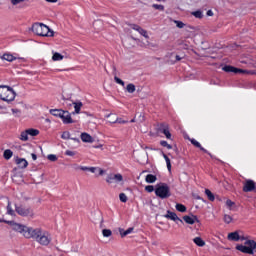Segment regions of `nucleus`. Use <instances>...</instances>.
<instances>
[{"label": "nucleus", "instance_id": "412c9836", "mask_svg": "<svg viewBox=\"0 0 256 256\" xmlns=\"http://www.w3.org/2000/svg\"><path fill=\"white\" fill-rule=\"evenodd\" d=\"M134 41H139V39L136 38V37L133 36V35H132L131 37L127 38V39L125 40V45H126V47H129V48L135 47V43H133Z\"/></svg>", "mask_w": 256, "mask_h": 256}, {"label": "nucleus", "instance_id": "37998d69", "mask_svg": "<svg viewBox=\"0 0 256 256\" xmlns=\"http://www.w3.org/2000/svg\"><path fill=\"white\" fill-rule=\"evenodd\" d=\"M136 90V88H135V86H134V84H128L127 86H126V91H127V93H133L134 91Z\"/></svg>", "mask_w": 256, "mask_h": 256}, {"label": "nucleus", "instance_id": "b1692460", "mask_svg": "<svg viewBox=\"0 0 256 256\" xmlns=\"http://www.w3.org/2000/svg\"><path fill=\"white\" fill-rule=\"evenodd\" d=\"M240 63H244L246 65H254L255 61H253L252 57H243L241 58Z\"/></svg>", "mask_w": 256, "mask_h": 256}, {"label": "nucleus", "instance_id": "680f3d73", "mask_svg": "<svg viewBox=\"0 0 256 256\" xmlns=\"http://www.w3.org/2000/svg\"><path fill=\"white\" fill-rule=\"evenodd\" d=\"M191 143H192V145H195V147H201V144L199 142H197V140H195V139H192Z\"/></svg>", "mask_w": 256, "mask_h": 256}, {"label": "nucleus", "instance_id": "72a5a7b5", "mask_svg": "<svg viewBox=\"0 0 256 256\" xmlns=\"http://www.w3.org/2000/svg\"><path fill=\"white\" fill-rule=\"evenodd\" d=\"M161 133H163L165 135V137L167 139H171V132H169V128L165 127V128H160Z\"/></svg>", "mask_w": 256, "mask_h": 256}, {"label": "nucleus", "instance_id": "bf43d9fd", "mask_svg": "<svg viewBox=\"0 0 256 256\" xmlns=\"http://www.w3.org/2000/svg\"><path fill=\"white\" fill-rule=\"evenodd\" d=\"M96 173H98V176H103V175H105V170L98 167L96 170Z\"/></svg>", "mask_w": 256, "mask_h": 256}, {"label": "nucleus", "instance_id": "a211bd4d", "mask_svg": "<svg viewBox=\"0 0 256 256\" xmlns=\"http://www.w3.org/2000/svg\"><path fill=\"white\" fill-rule=\"evenodd\" d=\"M73 97V93L71 92V89L69 88H64L62 90V99L63 101H69Z\"/></svg>", "mask_w": 256, "mask_h": 256}, {"label": "nucleus", "instance_id": "9b49d317", "mask_svg": "<svg viewBox=\"0 0 256 256\" xmlns=\"http://www.w3.org/2000/svg\"><path fill=\"white\" fill-rule=\"evenodd\" d=\"M60 119H62V121H63V123L65 125H69L71 123H75V121L71 117V113H69V111L63 110L62 114L60 115Z\"/></svg>", "mask_w": 256, "mask_h": 256}, {"label": "nucleus", "instance_id": "dca6fc26", "mask_svg": "<svg viewBox=\"0 0 256 256\" xmlns=\"http://www.w3.org/2000/svg\"><path fill=\"white\" fill-rule=\"evenodd\" d=\"M72 105L74 107V112H72V115H79V113H81V109L83 108V102H72Z\"/></svg>", "mask_w": 256, "mask_h": 256}, {"label": "nucleus", "instance_id": "338daca9", "mask_svg": "<svg viewBox=\"0 0 256 256\" xmlns=\"http://www.w3.org/2000/svg\"><path fill=\"white\" fill-rule=\"evenodd\" d=\"M46 1V3H57V1H59V0H45Z\"/></svg>", "mask_w": 256, "mask_h": 256}, {"label": "nucleus", "instance_id": "de8ad7c7", "mask_svg": "<svg viewBox=\"0 0 256 256\" xmlns=\"http://www.w3.org/2000/svg\"><path fill=\"white\" fill-rule=\"evenodd\" d=\"M54 71H69V69L65 66L57 65L55 66Z\"/></svg>", "mask_w": 256, "mask_h": 256}, {"label": "nucleus", "instance_id": "8fccbe9b", "mask_svg": "<svg viewBox=\"0 0 256 256\" xmlns=\"http://www.w3.org/2000/svg\"><path fill=\"white\" fill-rule=\"evenodd\" d=\"M114 81H116V83H118V85L125 87V82L123 80H121L119 77L114 76Z\"/></svg>", "mask_w": 256, "mask_h": 256}, {"label": "nucleus", "instance_id": "4be33fe9", "mask_svg": "<svg viewBox=\"0 0 256 256\" xmlns=\"http://www.w3.org/2000/svg\"><path fill=\"white\" fill-rule=\"evenodd\" d=\"M67 56H63V54L59 52H53L52 55V61H63V59H66Z\"/></svg>", "mask_w": 256, "mask_h": 256}, {"label": "nucleus", "instance_id": "423d86ee", "mask_svg": "<svg viewBox=\"0 0 256 256\" xmlns=\"http://www.w3.org/2000/svg\"><path fill=\"white\" fill-rule=\"evenodd\" d=\"M15 211L20 215V217H28L29 219H33L35 217V211L29 206H16Z\"/></svg>", "mask_w": 256, "mask_h": 256}, {"label": "nucleus", "instance_id": "f3484780", "mask_svg": "<svg viewBox=\"0 0 256 256\" xmlns=\"http://www.w3.org/2000/svg\"><path fill=\"white\" fill-rule=\"evenodd\" d=\"M106 73H108V75H114V77H117V75H119V70H117V67L113 66V65H108L105 68Z\"/></svg>", "mask_w": 256, "mask_h": 256}, {"label": "nucleus", "instance_id": "cd10ccee", "mask_svg": "<svg viewBox=\"0 0 256 256\" xmlns=\"http://www.w3.org/2000/svg\"><path fill=\"white\" fill-rule=\"evenodd\" d=\"M170 59L172 63H179L181 59H183V56L177 55V54H171Z\"/></svg>", "mask_w": 256, "mask_h": 256}, {"label": "nucleus", "instance_id": "7c9ffc66", "mask_svg": "<svg viewBox=\"0 0 256 256\" xmlns=\"http://www.w3.org/2000/svg\"><path fill=\"white\" fill-rule=\"evenodd\" d=\"M162 157L165 159L166 161V165H167V169L168 171L171 172V159H169V156L166 155L165 153H162Z\"/></svg>", "mask_w": 256, "mask_h": 256}, {"label": "nucleus", "instance_id": "f03ea898", "mask_svg": "<svg viewBox=\"0 0 256 256\" xmlns=\"http://www.w3.org/2000/svg\"><path fill=\"white\" fill-rule=\"evenodd\" d=\"M29 31L37 35L38 37H55V31L44 23L35 22L29 28Z\"/></svg>", "mask_w": 256, "mask_h": 256}, {"label": "nucleus", "instance_id": "ea45409f", "mask_svg": "<svg viewBox=\"0 0 256 256\" xmlns=\"http://www.w3.org/2000/svg\"><path fill=\"white\" fill-rule=\"evenodd\" d=\"M28 0H10V3L13 7H17V5H21V3H25Z\"/></svg>", "mask_w": 256, "mask_h": 256}, {"label": "nucleus", "instance_id": "2eb2a0df", "mask_svg": "<svg viewBox=\"0 0 256 256\" xmlns=\"http://www.w3.org/2000/svg\"><path fill=\"white\" fill-rule=\"evenodd\" d=\"M15 163L19 167V169H27L29 162H27L24 158H15Z\"/></svg>", "mask_w": 256, "mask_h": 256}, {"label": "nucleus", "instance_id": "6e6552de", "mask_svg": "<svg viewBox=\"0 0 256 256\" xmlns=\"http://www.w3.org/2000/svg\"><path fill=\"white\" fill-rule=\"evenodd\" d=\"M221 69H222V71H225L226 73H235V74L240 73L242 75L253 73V72H249L245 69L236 68V67H233V66H230V65H223Z\"/></svg>", "mask_w": 256, "mask_h": 256}, {"label": "nucleus", "instance_id": "39448f33", "mask_svg": "<svg viewBox=\"0 0 256 256\" xmlns=\"http://www.w3.org/2000/svg\"><path fill=\"white\" fill-rule=\"evenodd\" d=\"M155 195L160 199H169L171 197V189L165 183L158 184L155 189Z\"/></svg>", "mask_w": 256, "mask_h": 256}, {"label": "nucleus", "instance_id": "a19ab883", "mask_svg": "<svg viewBox=\"0 0 256 256\" xmlns=\"http://www.w3.org/2000/svg\"><path fill=\"white\" fill-rule=\"evenodd\" d=\"M192 15L196 17V19H203V12L201 10L192 12Z\"/></svg>", "mask_w": 256, "mask_h": 256}, {"label": "nucleus", "instance_id": "13d9d810", "mask_svg": "<svg viewBox=\"0 0 256 256\" xmlns=\"http://www.w3.org/2000/svg\"><path fill=\"white\" fill-rule=\"evenodd\" d=\"M145 191H147V193H153L155 188L152 185H148L145 187Z\"/></svg>", "mask_w": 256, "mask_h": 256}, {"label": "nucleus", "instance_id": "7ed1b4c3", "mask_svg": "<svg viewBox=\"0 0 256 256\" xmlns=\"http://www.w3.org/2000/svg\"><path fill=\"white\" fill-rule=\"evenodd\" d=\"M17 97V92L11 86L0 85V99L6 103H12Z\"/></svg>", "mask_w": 256, "mask_h": 256}, {"label": "nucleus", "instance_id": "58836bf2", "mask_svg": "<svg viewBox=\"0 0 256 256\" xmlns=\"http://www.w3.org/2000/svg\"><path fill=\"white\" fill-rule=\"evenodd\" d=\"M176 209L180 213H185V211H187V207H185L183 204H176Z\"/></svg>", "mask_w": 256, "mask_h": 256}, {"label": "nucleus", "instance_id": "c85d7f7f", "mask_svg": "<svg viewBox=\"0 0 256 256\" xmlns=\"http://www.w3.org/2000/svg\"><path fill=\"white\" fill-rule=\"evenodd\" d=\"M20 141H29V134L27 130L22 131L19 136Z\"/></svg>", "mask_w": 256, "mask_h": 256}, {"label": "nucleus", "instance_id": "052dcab7", "mask_svg": "<svg viewBox=\"0 0 256 256\" xmlns=\"http://www.w3.org/2000/svg\"><path fill=\"white\" fill-rule=\"evenodd\" d=\"M119 233L121 235V237H127V232L123 230V228L119 229Z\"/></svg>", "mask_w": 256, "mask_h": 256}, {"label": "nucleus", "instance_id": "f8f14e48", "mask_svg": "<svg viewBox=\"0 0 256 256\" xmlns=\"http://www.w3.org/2000/svg\"><path fill=\"white\" fill-rule=\"evenodd\" d=\"M131 29H133V31H136L137 33H139V35L144 37V39H149V32L147 30L141 28V26L132 24Z\"/></svg>", "mask_w": 256, "mask_h": 256}, {"label": "nucleus", "instance_id": "49530a36", "mask_svg": "<svg viewBox=\"0 0 256 256\" xmlns=\"http://www.w3.org/2000/svg\"><path fill=\"white\" fill-rule=\"evenodd\" d=\"M152 7L153 9H157L158 11H165V6L161 4H153Z\"/></svg>", "mask_w": 256, "mask_h": 256}, {"label": "nucleus", "instance_id": "9d476101", "mask_svg": "<svg viewBox=\"0 0 256 256\" xmlns=\"http://www.w3.org/2000/svg\"><path fill=\"white\" fill-rule=\"evenodd\" d=\"M2 61H7V63H13V61H16V63H22L23 59L21 58H17L15 56H13V54L11 53H4L1 56Z\"/></svg>", "mask_w": 256, "mask_h": 256}, {"label": "nucleus", "instance_id": "4468645a", "mask_svg": "<svg viewBox=\"0 0 256 256\" xmlns=\"http://www.w3.org/2000/svg\"><path fill=\"white\" fill-rule=\"evenodd\" d=\"M80 139L83 143H94L95 142V138H93V136H91V134H89L87 132L81 133Z\"/></svg>", "mask_w": 256, "mask_h": 256}, {"label": "nucleus", "instance_id": "e2e57ef3", "mask_svg": "<svg viewBox=\"0 0 256 256\" xmlns=\"http://www.w3.org/2000/svg\"><path fill=\"white\" fill-rule=\"evenodd\" d=\"M130 233H133V228H128L126 230V235H129Z\"/></svg>", "mask_w": 256, "mask_h": 256}, {"label": "nucleus", "instance_id": "79ce46f5", "mask_svg": "<svg viewBox=\"0 0 256 256\" xmlns=\"http://www.w3.org/2000/svg\"><path fill=\"white\" fill-rule=\"evenodd\" d=\"M102 235L103 237H111V235H113V232L110 229H103Z\"/></svg>", "mask_w": 256, "mask_h": 256}, {"label": "nucleus", "instance_id": "4d7b16f0", "mask_svg": "<svg viewBox=\"0 0 256 256\" xmlns=\"http://www.w3.org/2000/svg\"><path fill=\"white\" fill-rule=\"evenodd\" d=\"M160 145H162V147H167L168 149H173V146H171V144L167 143V141H161Z\"/></svg>", "mask_w": 256, "mask_h": 256}, {"label": "nucleus", "instance_id": "6ab92c4d", "mask_svg": "<svg viewBox=\"0 0 256 256\" xmlns=\"http://www.w3.org/2000/svg\"><path fill=\"white\" fill-rule=\"evenodd\" d=\"M253 189H255V182H253L252 180L246 181L243 191H245V193H248L249 191H253Z\"/></svg>", "mask_w": 256, "mask_h": 256}, {"label": "nucleus", "instance_id": "0e129e2a", "mask_svg": "<svg viewBox=\"0 0 256 256\" xmlns=\"http://www.w3.org/2000/svg\"><path fill=\"white\" fill-rule=\"evenodd\" d=\"M207 16L208 17H213V11L212 10H208L207 11Z\"/></svg>", "mask_w": 256, "mask_h": 256}, {"label": "nucleus", "instance_id": "1a4fd4ad", "mask_svg": "<svg viewBox=\"0 0 256 256\" xmlns=\"http://www.w3.org/2000/svg\"><path fill=\"white\" fill-rule=\"evenodd\" d=\"M228 241H247V237L241 231H234L228 234Z\"/></svg>", "mask_w": 256, "mask_h": 256}, {"label": "nucleus", "instance_id": "5701e85b", "mask_svg": "<svg viewBox=\"0 0 256 256\" xmlns=\"http://www.w3.org/2000/svg\"><path fill=\"white\" fill-rule=\"evenodd\" d=\"M50 115H53V117H59L61 118V115L63 113L62 109H50L49 110Z\"/></svg>", "mask_w": 256, "mask_h": 256}, {"label": "nucleus", "instance_id": "c9c22d12", "mask_svg": "<svg viewBox=\"0 0 256 256\" xmlns=\"http://www.w3.org/2000/svg\"><path fill=\"white\" fill-rule=\"evenodd\" d=\"M143 47L157 48L158 45L156 43H151L149 41L142 42Z\"/></svg>", "mask_w": 256, "mask_h": 256}, {"label": "nucleus", "instance_id": "2f4dec72", "mask_svg": "<svg viewBox=\"0 0 256 256\" xmlns=\"http://www.w3.org/2000/svg\"><path fill=\"white\" fill-rule=\"evenodd\" d=\"M6 209H7L8 215H11V217H15V210H13V206H11V202H8Z\"/></svg>", "mask_w": 256, "mask_h": 256}, {"label": "nucleus", "instance_id": "c756f323", "mask_svg": "<svg viewBox=\"0 0 256 256\" xmlns=\"http://www.w3.org/2000/svg\"><path fill=\"white\" fill-rule=\"evenodd\" d=\"M81 171H90V173H97L98 167H87V166H81Z\"/></svg>", "mask_w": 256, "mask_h": 256}, {"label": "nucleus", "instance_id": "4c0bfd02", "mask_svg": "<svg viewBox=\"0 0 256 256\" xmlns=\"http://www.w3.org/2000/svg\"><path fill=\"white\" fill-rule=\"evenodd\" d=\"M205 195H207L209 201H215V195H213V194L211 193V190L206 189V190H205Z\"/></svg>", "mask_w": 256, "mask_h": 256}, {"label": "nucleus", "instance_id": "0eeeda50", "mask_svg": "<svg viewBox=\"0 0 256 256\" xmlns=\"http://www.w3.org/2000/svg\"><path fill=\"white\" fill-rule=\"evenodd\" d=\"M106 183H109L110 185L112 183H116L117 185H123L125 181L123 180V175L121 173H112L107 176Z\"/></svg>", "mask_w": 256, "mask_h": 256}, {"label": "nucleus", "instance_id": "603ef678", "mask_svg": "<svg viewBox=\"0 0 256 256\" xmlns=\"http://www.w3.org/2000/svg\"><path fill=\"white\" fill-rule=\"evenodd\" d=\"M61 137L65 140L71 139V133L65 131L62 133Z\"/></svg>", "mask_w": 256, "mask_h": 256}, {"label": "nucleus", "instance_id": "774afa93", "mask_svg": "<svg viewBox=\"0 0 256 256\" xmlns=\"http://www.w3.org/2000/svg\"><path fill=\"white\" fill-rule=\"evenodd\" d=\"M118 123H127L125 120H119Z\"/></svg>", "mask_w": 256, "mask_h": 256}, {"label": "nucleus", "instance_id": "a878e982", "mask_svg": "<svg viewBox=\"0 0 256 256\" xmlns=\"http://www.w3.org/2000/svg\"><path fill=\"white\" fill-rule=\"evenodd\" d=\"M28 135H30V137H37V135H39V130L38 129H34V128H29L26 129Z\"/></svg>", "mask_w": 256, "mask_h": 256}, {"label": "nucleus", "instance_id": "09e8293b", "mask_svg": "<svg viewBox=\"0 0 256 256\" xmlns=\"http://www.w3.org/2000/svg\"><path fill=\"white\" fill-rule=\"evenodd\" d=\"M174 23H175L176 27H178V29H183V27H185V23H183L179 20H174Z\"/></svg>", "mask_w": 256, "mask_h": 256}, {"label": "nucleus", "instance_id": "5fc2aeb1", "mask_svg": "<svg viewBox=\"0 0 256 256\" xmlns=\"http://www.w3.org/2000/svg\"><path fill=\"white\" fill-rule=\"evenodd\" d=\"M47 159H48V161L55 162V161H57V155L49 154V155L47 156Z\"/></svg>", "mask_w": 256, "mask_h": 256}, {"label": "nucleus", "instance_id": "bb28decb", "mask_svg": "<svg viewBox=\"0 0 256 256\" xmlns=\"http://www.w3.org/2000/svg\"><path fill=\"white\" fill-rule=\"evenodd\" d=\"M146 183H155L157 181V176L153 174H148L145 178Z\"/></svg>", "mask_w": 256, "mask_h": 256}, {"label": "nucleus", "instance_id": "f704fd0d", "mask_svg": "<svg viewBox=\"0 0 256 256\" xmlns=\"http://www.w3.org/2000/svg\"><path fill=\"white\" fill-rule=\"evenodd\" d=\"M3 156H4V159L6 160L11 159L13 157V151H11L10 149H7L4 151Z\"/></svg>", "mask_w": 256, "mask_h": 256}, {"label": "nucleus", "instance_id": "864d4df0", "mask_svg": "<svg viewBox=\"0 0 256 256\" xmlns=\"http://www.w3.org/2000/svg\"><path fill=\"white\" fill-rule=\"evenodd\" d=\"M11 111H12V115H13L14 117H20V115H21V110H19V109H12Z\"/></svg>", "mask_w": 256, "mask_h": 256}, {"label": "nucleus", "instance_id": "c03bdc74", "mask_svg": "<svg viewBox=\"0 0 256 256\" xmlns=\"http://www.w3.org/2000/svg\"><path fill=\"white\" fill-rule=\"evenodd\" d=\"M226 206L228 207V209L230 211H233V207H235V202L228 199V200H226Z\"/></svg>", "mask_w": 256, "mask_h": 256}, {"label": "nucleus", "instance_id": "e433bc0d", "mask_svg": "<svg viewBox=\"0 0 256 256\" xmlns=\"http://www.w3.org/2000/svg\"><path fill=\"white\" fill-rule=\"evenodd\" d=\"M119 199H120L121 203H127V201H129V198L127 197L126 193H120Z\"/></svg>", "mask_w": 256, "mask_h": 256}, {"label": "nucleus", "instance_id": "3c124183", "mask_svg": "<svg viewBox=\"0 0 256 256\" xmlns=\"http://www.w3.org/2000/svg\"><path fill=\"white\" fill-rule=\"evenodd\" d=\"M233 221V217H231L230 215L225 214L224 215V222H226L227 224L231 223Z\"/></svg>", "mask_w": 256, "mask_h": 256}, {"label": "nucleus", "instance_id": "ddd939ff", "mask_svg": "<svg viewBox=\"0 0 256 256\" xmlns=\"http://www.w3.org/2000/svg\"><path fill=\"white\" fill-rule=\"evenodd\" d=\"M183 221L188 225H195V223H199V219L193 214L183 216Z\"/></svg>", "mask_w": 256, "mask_h": 256}, {"label": "nucleus", "instance_id": "69168bd1", "mask_svg": "<svg viewBox=\"0 0 256 256\" xmlns=\"http://www.w3.org/2000/svg\"><path fill=\"white\" fill-rule=\"evenodd\" d=\"M31 157H32L33 161H37V155L36 154L32 153Z\"/></svg>", "mask_w": 256, "mask_h": 256}, {"label": "nucleus", "instance_id": "f257e3e1", "mask_svg": "<svg viewBox=\"0 0 256 256\" xmlns=\"http://www.w3.org/2000/svg\"><path fill=\"white\" fill-rule=\"evenodd\" d=\"M0 223H7L13 231L20 233L25 239H32L40 247H51L53 245V234L43 227H31L3 219H0Z\"/></svg>", "mask_w": 256, "mask_h": 256}, {"label": "nucleus", "instance_id": "aec40b11", "mask_svg": "<svg viewBox=\"0 0 256 256\" xmlns=\"http://www.w3.org/2000/svg\"><path fill=\"white\" fill-rule=\"evenodd\" d=\"M164 217L166 219H171V221H180V222H182V220L177 217V214L175 212L167 211V214L164 215Z\"/></svg>", "mask_w": 256, "mask_h": 256}, {"label": "nucleus", "instance_id": "a18cd8bd", "mask_svg": "<svg viewBox=\"0 0 256 256\" xmlns=\"http://www.w3.org/2000/svg\"><path fill=\"white\" fill-rule=\"evenodd\" d=\"M103 25V20L101 19H96L93 22V27H95V29H97V27H101Z\"/></svg>", "mask_w": 256, "mask_h": 256}, {"label": "nucleus", "instance_id": "20e7f679", "mask_svg": "<svg viewBox=\"0 0 256 256\" xmlns=\"http://www.w3.org/2000/svg\"><path fill=\"white\" fill-rule=\"evenodd\" d=\"M237 251H240L241 253H246L248 255H253L256 253V242L255 240H247L243 244L236 246Z\"/></svg>", "mask_w": 256, "mask_h": 256}, {"label": "nucleus", "instance_id": "393cba45", "mask_svg": "<svg viewBox=\"0 0 256 256\" xmlns=\"http://www.w3.org/2000/svg\"><path fill=\"white\" fill-rule=\"evenodd\" d=\"M193 243H195V245H197V247H205V242L203 241V239L201 237H195L193 239Z\"/></svg>", "mask_w": 256, "mask_h": 256}, {"label": "nucleus", "instance_id": "6e6d98bb", "mask_svg": "<svg viewBox=\"0 0 256 256\" xmlns=\"http://www.w3.org/2000/svg\"><path fill=\"white\" fill-rule=\"evenodd\" d=\"M65 155H67L68 157H75V155H77V152L66 150Z\"/></svg>", "mask_w": 256, "mask_h": 256}, {"label": "nucleus", "instance_id": "473e14b6", "mask_svg": "<svg viewBox=\"0 0 256 256\" xmlns=\"http://www.w3.org/2000/svg\"><path fill=\"white\" fill-rule=\"evenodd\" d=\"M107 118L109 119V123H117L119 121V118L115 114H108Z\"/></svg>", "mask_w": 256, "mask_h": 256}]
</instances>
